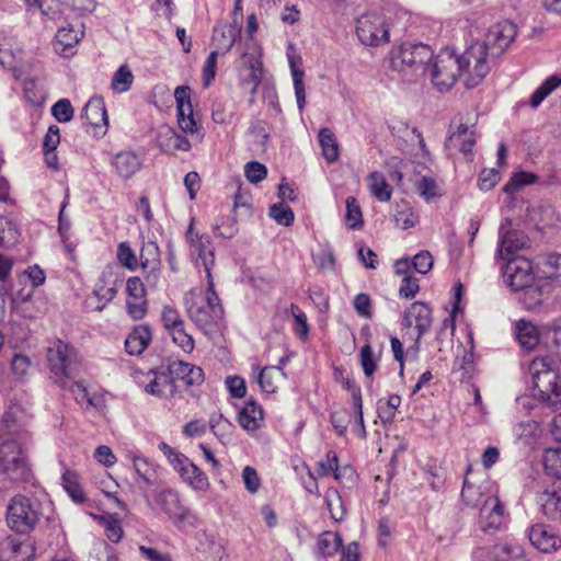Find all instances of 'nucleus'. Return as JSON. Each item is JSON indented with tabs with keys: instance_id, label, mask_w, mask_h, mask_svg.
I'll list each match as a JSON object with an SVG mask.
<instances>
[{
	"instance_id": "25",
	"label": "nucleus",
	"mask_w": 561,
	"mask_h": 561,
	"mask_svg": "<svg viewBox=\"0 0 561 561\" xmlns=\"http://www.w3.org/2000/svg\"><path fill=\"white\" fill-rule=\"evenodd\" d=\"M537 503L548 519L561 523V491L545 490L539 492Z\"/></svg>"
},
{
	"instance_id": "47",
	"label": "nucleus",
	"mask_w": 561,
	"mask_h": 561,
	"mask_svg": "<svg viewBox=\"0 0 561 561\" xmlns=\"http://www.w3.org/2000/svg\"><path fill=\"white\" fill-rule=\"evenodd\" d=\"M28 12L35 13L41 12L45 16H54L58 13V1L57 0H21Z\"/></svg>"
},
{
	"instance_id": "22",
	"label": "nucleus",
	"mask_w": 561,
	"mask_h": 561,
	"mask_svg": "<svg viewBox=\"0 0 561 561\" xmlns=\"http://www.w3.org/2000/svg\"><path fill=\"white\" fill-rule=\"evenodd\" d=\"M81 119H83L87 125L103 129L102 133L105 134L108 119L105 102L102 96L94 95L87 102L81 113Z\"/></svg>"
},
{
	"instance_id": "40",
	"label": "nucleus",
	"mask_w": 561,
	"mask_h": 561,
	"mask_svg": "<svg viewBox=\"0 0 561 561\" xmlns=\"http://www.w3.org/2000/svg\"><path fill=\"white\" fill-rule=\"evenodd\" d=\"M346 390L350 391L352 397L353 408L357 415L356 423H362V438L366 437V427L364 422L363 414V399H362V390L360 387L356 383L354 379H347L345 381Z\"/></svg>"
},
{
	"instance_id": "44",
	"label": "nucleus",
	"mask_w": 561,
	"mask_h": 561,
	"mask_svg": "<svg viewBox=\"0 0 561 561\" xmlns=\"http://www.w3.org/2000/svg\"><path fill=\"white\" fill-rule=\"evenodd\" d=\"M209 427L220 442H225L231 435L233 425L221 413H213L209 417Z\"/></svg>"
},
{
	"instance_id": "33",
	"label": "nucleus",
	"mask_w": 561,
	"mask_h": 561,
	"mask_svg": "<svg viewBox=\"0 0 561 561\" xmlns=\"http://www.w3.org/2000/svg\"><path fill=\"white\" fill-rule=\"evenodd\" d=\"M538 272L545 278L561 277V253H546L537 259Z\"/></svg>"
},
{
	"instance_id": "7",
	"label": "nucleus",
	"mask_w": 561,
	"mask_h": 561,
	"mask_svg": "<svg viewBox=\"0 0 561 561\" xmlns=\"http://www.w3.org/2000/svg\"><path fill=\"white\" fill-rule=\"evenodd\" d=\"M433 56L427 44L417 41H404L393 46L389 54L390 67L398 72H407L415 66H422Z\"/></svg>"
},
{
	"instance_id": "55",
	"label": "nucleus",
	"mask_w": 561,
	"mask_h": 561,
	"mask_svg": "<svg viewBox=\"0 0 561 561\" xmlns=\"http://www.w3.org/2000/svg\"><path fill=\"white\" fill-rule=\"evenodd\" d=\"M325 503L328 506V510L331 514V517L335 522H340L343 519L345 511L342 504L341 496L337 491L331 490L328 491L325 494Z\"/></svg>"
},
{
	"instance_id": "42",
	"label": "nucleus",
	"mask_w": 561,
	"mask_h": 561,
	"mask_svg": "<svg viewBox=\"0 0 561 561\" xmlns=\"http://www.w3.org/2000/svg\"><path fill=\"white\" fill-rule=\"evenodd\" d=\"M160 250L156 242H147L140 251V266L142 270L160 266Z\"/></svg>"
},
{
	"instance_id": "54",
	"label": "nucleus",
	"mask_w": 561,
	"mask_h": 561,
	"mask_svg": "<svg viewBox=\"0 0 561 561\" xmlns=\"http://www.w3.org/2000/svg\"><path fill=\"white\" fill-rule=\"evenodd\" d=\"M69 389L73 394L75 400L81 404L88 407H93V399L90 397L88 389L83 381L73 379L70 383L65 388Z\"/></svg>"
},
{
	"instance_id": "11",
	"label": "nucleus",
	"mask_w": 561,
	"mask_h": 561,
	"mask_svg": "<svg viewBox=\"0 0 561 561\" xmlns=\"http://www.w3.org/2000/svg\"><path fill=\"white\" fill-rule=\"evenodd\" d=\"M502 277L512 290L519 291L526 289L535 280L533 264L524 256L510 259L503 267Z\"/></svg>"
},
{
	"instance_id": "23",
	"label": "nucleus",
	"mask_w": 561,
	"mask_h": 561,
	"mask_svg": "<svg viewBox=\"0 0 561 561\" xmlns=\"http://www.w3.org/2000/svg\"><path fill=\"white\" fill-rule=\"evenodd\" d=\"M287 58L294 81L297 106L301 112L306 104V89L304 83L305 72L298 67V65L301 62V57L296 53L291 44H289L287 47Z\"/></svg>"
},
{
	"instance_id": "12",
	"label": "nucleus",
	"mask_w": 561,
	"mask_h": 561,
	"mask_svg": "<svg viewBox=\"0 0 561 561\" xmlns=\"http://www.w3.org/2000/svg\"><path fill=\"white\" fill-rule=\"evenodd\" d=\"M164 380L170 386L171 396L176 392L175 380H182L186 386H197L204 381V371L201 367L181 359H169Z\"/></svg>"
},
{
	"instance_id": "61",
	"label": "nucleus",
	"mask_w": 561,
	"mask_h": 561,
	"mask_svg": "<svg viewBox=\"0 0 561 561\" xmlns=\"http://www.w3.org/2000/svg\"><path fill=\"white\" fill-rule=\"evenodd\" d=\"M359 356L364 375L366 377H371L377 369L371 346L369 344H365L360 350Z\"/></svg>"
},
{
	"instance_id": "39",
	"label": "nucleus",
	"mask_w": 561,
	"mask_h": 561,
	"mask_svg": "<svg viewBox=\"0 0 561 561\" xmlns=\"http://www.w3.org/2000/svg\"><path fill=\"white\" fill-rule=\"evenodd\" d=\"M20 230L18 225L8 217H0V248H9L18 242Z\"/></svg>"
},
{
	"instance_id": "6",
	"label": "nucleus",
	"mask_w": 561,
	"mask_h": 561,
	"mask_svg": "<svg viewBox=\"0 0 561 561\" xmlns=\"http://www.w3.org/2000/svg\"><path fill=\"white\" fill-rule=\"evenodd\" d=\"M41 514V504L37 500L16 495L8 506L7 522L11 529L26 534L34 529Z\"/></svg>"
},
{
	"instance_id": "32",
	"label": "nucleus",
	"mask_w": 561,
	"mask_h": 561,
	"mask_svg": "<svg viewBox=\"0 0 561 561\" xmlns=\"http://www.w3.org/2000/svg\"><path fill=\"white\" fill-rule=\"evenodd\" d=\"M226 38L228 41L224 45V48L221 50L215 49V50L210 51V54L208 55V57L205 61V65L203 68V83H204L205 88L209 87L211 81L216 77L218 56L225 55L227 51H229L232 48V46L236 43V37H226Z\"/></svg>"
},
{
	"instance_id": "62",
	"label": "nucleus",
	"mask_w": 561,
	"mask_h": 561,
	"mask_svg": "<svg viewBox=\"0 0 561 561\" xmlns=\"http://www.w3.org/2000/svg\"><path fill=\"white\" fill-rule=\"evenodd\" d=\"M501 180V174L496 169H484L479 175L478 186L481 191H490Z\"/></svg>"
},
{
	"instance_id": "17",
	"label": "nucleus",
	"mask_w": 561,
	"mask_h": 561,
	"mask_svg": "<svg viewBox=\"0 0 561 561\" xmlns=\"http://www.w3.org/2000/svg\"><path fill=\"white\" fill-rule=\"evenodd\" d=\"M245 50L242 53V60L249 66L247 81L253 84V91L263 79V62L261 59L262 48L255 37H245L243 43Z\"/></svg>"
},
{
	"instance_id": "58",
	"label": "nucleus",
	"mask_w": 561,
	"mask_h": 561,
	"mask_svg": "<svg viewBox=\"0 0 561 561\" xmlns=\"http://www.w3.org/2000/svg\"><path fill=\"white\" fill-rule=\"evenodd\" d=\"M118 262L129 271H136L138 267L137 257L127 242H122L117 247Z\"/></svg>"
},
{
	"instance_id": "43",
	"label": "nucleus",
	"mask_w": 561,
	"mask_h": 561,
	"mask_svg": "<svg viewBox=\"0 0 561 561\" xmlns=\"http://www.w3.org/2000/svg\"><path fill=\"white\" fill-rule=\"evenodd\" d=\"M134 469L138 477L147 484L153 485L157 481V473L148 459L139 456L133 457Z\"/></svg>"
},
{
	"instance_id": "4",
	"label": "nucleus",
	"mask_w": 561,
	"mask_h": 561,
	"mask_svg": "<svg viewBox=\"0 0 561 561\" xmlns=\"http://www.w3.org/2000/svg\"><path fill=\"white\" fill-rule=\"evenodd\" d=\"M461 497L467 505L480 507L479 525L483 531H495L500 529L504 519L505 507L497 495H483L479 489L463 481Z\"/></svg>"
},
{
	"instance_id": "60",
	"label": "nucleus",
	"mask_w": 561,
	"mask_h": 561,
	"mask_svg": "<svg viewBox=\"0 0 561 561\" xmlns=\"http://www.w3.org/2000/svg\"><path fill=\"white\" fill-rule=\"evenodd\" d=\"M244 175L251 183H260L267 175V169L257 161L248 162L244 167Z\"/></svg>"
},
{
	"instance_id": "14",
	"label": "nucleus",
	"mask_w": 561,
	"mask_h": 561,
	"mask_svg": "<svg viewBox=\"0 0 561 561\" xmlns=\"http://www.w3.org/2000/svg\"><path fill=\"white\" fill-rule=\"evenodd\" d=\"M186 239L190 243V254L192 261L197 265L202 263L206 274L211 273L215 264L214 251L210 248V239L207 236H198L193 233V224L186 231Z\"/></svg>"
},
{
	"instance_id": "36",
	"label": "nucleus",
	"mask_w": 561,
	"mask_h": 561,
	"mask_svg": "<svg viewBox=\"0 0 561 561\" xmlns=\"http://www.w3.org/2000/svg\"><path fill=\"white\" fill-rule=\"evenodd\" d=\"M369 191L374 197L380 202H389L391 198V187L380 172H371L368 175Z\"/></svg>"
},
{
	"instance_id": "30",
	"label": "nucleus",
	"mask_w": 561,
	"mask_h": 561,
	"mask_svg": "<svg viewBox=\"0 0 561 561\" xmlns=\"http://www.w3.org/2000/svg\"><path fill=\"white\" fill-rule=\"evenodd\" d=\"M151 341V331L146 325H139L125 340L126 352L130 355L141 354Z\"/></svg>"
},
{
	"instance_id": "1",
	"label": "nucleus",
	"mask_w": 561,
	"mask_h": 561,
	"mask_svg": "<svg viewBox=\"0 0 561 561\" xmlns=\"http://www.w3.org/2000/svg\"><path fill=\"white\" fill-rule=\"evenodd\" d=\"M514 37H484L472 41L462 51L457 49L462 81L467 89L478 87L490 72V58L499 57Z\"/></svg>"
},
{
	"instance_id": "56",
	"label": "nucleus",
	"mask_w": 561,
	"mask_h": 561,
	"mask_svg": "<svg viewBox=\"0 0 561 561\" xmlns=\"http://www.w3.org/2000/svg\"><path fill=\"white\" fill-rule=\"evenodd\" d=\"M161 321L168 332H171L172 330L178 329L180 327H185L184 320L182 319L179 311L171 306L163 307L161 313Z\"/></svg>"
},
{
	"instance_id": "38",
	"label": "nucleus",
	"mask_w": 561,
	"mask_h": 561,
	"mask_svg": "<svg viewBox=\"0 0 561 561\" xmlns=\"http://www.w3.org/2000/svg\"><path fill=\"white\" fill-rule=\"evenodd\" d=\"M543 468L548 476L561 480V447H550L543 453Z\"/></svg>"
},
{
	"instance_id": "16",
	"label": "nucleus",
	"mask_w": 561,
	"mask_h": 561,
	"mask_svg": "<svg viewBox=\"0 0 561 561\" xmlns=\"http://www.w3.org/2000/svg\"><path fill=\"white\" fill-rule=\"evenodd\" d=\"M188 318L205 333H210L218 328L224 318V308L211 309L194 301H186Z\"/></svg>"
},
{
	"instance_id": "18",
	"label": "nucleus",
	"mask_w": 561,
	"mask_h": 561,
	"mask_svg": "<svg viewBox=\"0 0 561 561\" xmlns=\"http://www.w3.org/2000/svg\"><path fill=\"white\" fill-rule=\"evenodd\" d=\"M154 500L160 508L175 523H183L190 515V510L181 502L178 491L165 488L159 491Z\"/></svg>"
},
{
	"instance_id": "51",
	"label": "nucleus",
	"mask_w": 561,
	"mask_h": 561,
	"mask_svg": "<svg viewBox=\"0 0 561 561\" xmlns=\"http://www.w3.org/2000/svg\"><path fill=\"white\" fill-rule=\"evenodd\" d=\"M178 114H192L193 106L191 102V88L187 85H179L174 90Z\"/></svg>"
},
{
	"instance_id": "37",
	"label": "nucleus",
	"mask_w": 561,
	"mask_h": 561,
	"mask_svg": "<svg viewBox=\"0 0 561 561\" xmlns=\"http://www.w3.org/2000/svg\"><path fill=\"white\" fill-rule=\"evenodd\" d=\"M61 481L65 491L75 503L82 504L85 501L83 490L76 472L67 469L62 473Z\"/></svg>"
},
{
	"instance_id": "49",
	"label": "nucleus",
	"mask_w": 561,
	"mask_h": 561,
	"mask_svg": "<svg viewBox=\"0 0 561 561\" xmlns=\"http://www.w3.org/2000/svg\"><path fill=\"white\" fill-rule=\"evenodd\" d=\"M416 190L426 202H432L442 195L436 181L430 176H422L417 180Z\"/></svg>"
},
{
	"instance_id": "57",
	"label": "nucleus",
	"mask_w": 561,
	"mask_h": 561,
	"mask_svg": "<svg viewBox=\"0 0 561 561\" xmlns=\"http://www.w3.org/2000/svg\"><path fill=\"white\" fill-rule=\"evenodd\" d=\"M51 114L59 123H67L73 118L75 110L68 99H60L53 105Z\"/></svg>"
},
{
	"instance_id": "19",
	"label": "nucleus",
	"mask_w": 561,
	"mask_h": 561,
	"mask_svg": "<svg viewBox=\"0 0 561 561\" xmlns=\"http://www.w3.org/2000/svg\"><path fill=\"white\" fill-rule=\"evenodd\" d=\"M528 538L536 549L545 553L556 551L561 547V539L550 526L542 523L529 527Z\"/></svg>"
},
{
	"instance_id": "53",
	"label": "nucleus",
	"mask_w": 561,
	"mask_h": 561,
	"mask_svg": "<svg viewBox=\"0 0 561 561\" xmlns=\"http://www.w3.org/2000/svg\"><path fill=\"white\" fill-rule=\"evenodd\" d=\"M270 216L278 224L288 227L294 221L293 209L284 203L274 204L270 207Z\"/></svg>"
},
{
	"instance_id": "35",
	"label": "nucleus",
	"mask_w": 561,
	"mask_h": 561,
	"mask_svg": "<svg viewBox=\"0 0 561 561\" xmlns=\"http://www.w3.org/2000/svg\"><path fill=\"white\" fill-rule=\"evenodd\" d=\"M319 144L322 149V156L328 162H334L339 159V144L331 129H320Z\"/></svg>"
},
{
	"instance_id": "27",
	"label": "nucleus",
	"mask_w": 561,
	"mask_h": 561,
	"mask_svg": "<svg viewBox=\"0 0 561 561\" xmlns=\"http://www.w3.org/2000/svg\"><path fill=\"white\" fill-rule=\"evenodd\" d=\"M262 420L263 409L254 400H248L238 415L240 426L248 432L257 430Z\"/></svg>"
},
{
	"instance_id": "20",
	"label": "nucleus",
	"mask_w": 561,
	"mask_h": 561,
	"mask_svg": "<svg viewBox=\"0 0 561 561\" xmlns=\"http://www.w3.org/2000/svg\"><path fill=\"white\" fill-rule=\"evenodd\" d=\"M415 324L417 330L416 341L421 339L432 325V310L423 302H413L403 316V325L410 328Z\"/></svg>"
},
{
	"instance_id": "5",
	"label": "nucleus",
	"mask_w": 561,
	"mask_h": 561,
	"mask_svg": "<svg viewBox=\"0 0 561 561\" xmlns=\"http://www.w3.org/2000/svg\"><path fill=\"white\" fill-rule=\"evenodd\" d=\"M459 65L457 48L447 46L440 49L430 69L433 85L440 92L453 88L459 78L462 79Z\"/></svg>"
},
{
	"instance_id": "26",
	"label": "nucleus",
	"mask_w": 561,
	"mask_h": 561,
	"mask_svg": "<svg viewBox=\"0 0 561 561\" xmlns=\"http://www.w3.org/2000/svg\"><path fill=\"white\" fill-rule=\"evenodd\" d=\"M157 140L159 147L164 152H173L176 150L188 151L191 149L188 139L171 127L161 128Z\"/></svg>"
},
{
	"instance_id": "64",
	"label": "nucleus",
	"mask_w": 561,
	"mask_h": 561,
	"mask_svg": "<svg viewBox=\"0 0 561 561\" xmlns=\"http://www.w3.org/2000/svg\"><path fill=\"white\" fill-rule=\"evenodd\" d=\"M242 479L245 485V489L250 493H255L261 486V480L253 467L247 466L242 471Z\"/></svg>"
},
{
	"instance_id": "45",
	"label": "nucleus",
	"mask_w": 561,
	"mask_h": 561,
	"mask_svg": "<svg viewBox=\"0 0 561 561\" xmlns=\"http://www.w3.org/2000/svg\"><path fill=\"white\" fill-rule=\"evenodd\" d=\"M79 37H54L50 42V46L56 54L64 58H70L76 55L77 46L79 44Z\"/></svg>"
},
{
	"instance_id": "10",
	"label": "nucleus",
	"mask_w": 561,
	"mask_h": 561,
	"mask_svg": "<svg viewBox=\"0 0 561 561\" xmlns=\"http://www.w3.org/2000/svg\"><path fill=\"white\" fill-rule=\"evenodd\" d=\"M528 243V237L523 231L512 228V221L504 218L499 228V241L495 259L508 261L517 257V252Z\"/></svg>"
},
{
	"instance_id": "9",
	"label": "nucleus",
	"mask_w": 561,
	"mask_h": 561,
	"mask_svg": "<svg viewBox=\"0 0 561 561\" xmlns=\"http://www.w3.org/2000/svg\"><path fill=\"white\" fill-rule=\"evenodd\" d=\"M28 466L20 444L14 439L0 445V473L10 481H23L28 477Z\"/></svg>"
},
{
	"instance_id": "50",
	"label": "nucleus",
	"mask_w": 561,
	"mask_h": 561,
	"mask_svg": "<svg viewBox=\"0 0 561 561\" xmlns=\"http://www.w3.org/2000/svg\"><path fill=\"white\" fill-rule=\"evenodd\" d=\"M290 311L294 318L293 331L300 337L306 339L309 335V324L307 314L295 304L290 305Z\"/></svg>"
},
{
	"instance_id": "15",
	"label": "nucleus",
	"mask_w": 561,
	"mask_h": 561,
	"mask_svg": "<svg viewBox=\"0 0 561 561\" xmlns=\"http://www.w3.org/2000/svg\"><path fill=\"white\" fill-rule=\"evenodd\" d=\"M34 554L35 547L30 539L21 540L16 536L0 539V561H31Z\"/></svg>"
},
{
	"instance_id": "48",
	"label": "nucleus",
	"mask_w": 561,
	"mask_h": 561,
	"mask_svg": "<svg viewBox=\"0 0 561 561\" xmlns=\"http://www.w3.org/2000/svg\"><path fill=\"white\" fill-rule=\"evenodd\" d=\"M345 221L353 230H357L363 226L362 209L355 197L346 198Z\"/></svg>"
},
{
	"instance_id": "41",
	"label": "nucleus",
	"mask_w": 561,
	"mask_h": 561,
	"mask_svg": "<svg viewBox=\"0 0 561 561\" xmlns=\"http://www.w3.org/2000/svg\"><path fill=\"white\" fill-rule=\"evenodd\" d=\"M134 82V75L127 65H122L113 75L111 87L118 93L127 92Z\"/></svg>"
},
{
	"instance_id": "2",
	"label": "nucleus",
	"mask_w": 561,
	"mask_h": 561,
	"mask_svg": "<svg viewBox=\"0 0 561 561\" xmlns=\"http://www.w3.org/2000/svg\"><path fill=\"white\" fill-rule=\"evenodd\" d=\"M533 378V396L553 411L561 409V383L550 357H536L529 365Z\"/></svg>"
},
{
	"instance_id": "29",
	"label": "nucleus",
	"mask_w": 561,
	"mask_h": 561,
	"mask_svg": "<svg viewBox=\"0 0 561 561\" xmlns=\"http://www.w3.org/2000/svg\"><path fill=\"white\" fill-rule=\"evenodd\" d=\"M515 334L524 350L533 351L539 343V330L530 321L519 320L515 327Z\"/></svg>"
},
{
	"instance_id": "63",
	"label": "nucleus",
	"mask_w": 561,
	"mask_h": 561,
	"mask_svg": "<svg viewBox=\"0 0 561 561\" xmlns=\"http://www.w3.org/2000/svg\"><path fill=\"white\" fill-rule=\"evenodd\" d=\"M420 289L419 279L411 275H405L399 288V295L407 299H412Z\"/></svg>"
},
{
	"instance_id": "28",
	"label": "nucleus",
	"mask_w": 561,
	"mask_h": 561,
	"mask_svg": "<svg viewBox=\"0 0 561 561\" xmlns=\"http://www.w3.org/2000/svg\"><path fill=\"white\" fill-rule=\"evenodd\" d=\"M113 165L122 178L129 179L140 170L141 160L133 151H122L114 157Z\"/></svg>"
},
{
	"instance_id": "3",
	"label": "nucleus",
	"mask_w": 561,
	"mask_h": 561,
	"mask_svg": "<svg viewBox=\"0 0 561 561\" xmlns=\"http://www.w3.org/2000/svg\"><path fill=\"white\" fill-rule=\"evenodd\" d=\"M81 359L68 343L57 340L47 348L49 378L60 388H66L81 373Z\"/></svg>"
},
{
	"instance_id": "31",
	"label": "nucleus",
	"mask_w": 561,
	"mask_h": 561,
	"mask_svg": "<svg viewBox=\"0 0 561 561\" xmlns=\"http://www.w3.org/2000/svg\"><path fill=\"white\" fill-rule=\"evenodd\" d=\"M341 547V536L337 533L328 530L320 534L316 543L314 553L317 556L328 558L335 554Z\"/></svg>"
},
{
	"instance_id": "13",
	"label": "nucleus",
	"mask_w": 561,
	"mask_h": 561,
	"mask_svg": "<svg viewBox=\"0 0 561 561\" xmlns=\"http://www.w3.org/2000/svg\"><path fill=\"white\" fill-rule=\"evenodd\" d=\"M476 141L474 124L469 126L467 123L462 122V118H459L458 122H451L449 125V135L445 144L447 149H456L463 154H469L472 152Z\"/></svg>"
},
{
	"instance_id": "34",
	"label": "nucleus",
	"mask_w": 561,
	"mask_h": 561,
	"mask_svg": "<svg viewBox=\"0 0 561 561\" xmlns=\"http://www.w3.org/2000/svg\"><path fill=\"white\" fill-rule=\"evenodd\" d=\"M492 554L495 561H525L523 547L513 541L495 545Z\"/></svg>"
},
{
	"instance_id": "8",
	"label": "nucleus",
	"mask_w": 561,
	"mask_h": 561,
	"mask_svg": "<svg viewBox=\"0 0 561 561\" xmlns=\"http://www.w3.org/2000/svg\"><path fill=\"white\" fill-rule=\"evenodd\" d=\"M158 447L167 457L172 468L180 474L181 479L192 489L204 491L208 488L207 476L184 454L175 450L164 442H161Z\"/></svg>"
},
{
	"instance_id": "21",
	"label": "nucleus",
	"mask_w": 561,
	"mask_h": 561,
	"mask_svg": "<svg viewBox=\"0 0 561 561\" xmlns=\"http://www.w3.org/2000/svg\"><path fill=\"white\" fill-rule=\"evenodd\" d=\"M527 218L538 230L558 228L561 221L560 214L551 204H539L528 208Z\"/></svg>"
},
{
	"instance_id": "52",
	"label": "nucleus",
	"mask_w": 561,
	"mask_h": 561,
	"mask_svg": "<svg viewBox=\"0 0 561 561\" xmlns=\"http://www.w3.org/2000/svg\"><path fill=\"white\" fill-rule=\"evenodd\" d=\"M537 180V176L528 172H518L514 174L511 180L504 185L503 191L507 194H514L519 191L523 186L533 184Z\"/></svg>"
},
{
	"instance_id": "24",
	"label": "nucleus",
	"mask_w": 561,
	"mask_h": 561,
	"mask_svg": "<svg viewBox=\"0 0 561 561\" xmlns=\"http://www.w3.org/2000/svg\"><path fill=\"white\" fill-rule=\"evenodd\" d=\"M356 35H389L390 28L383 16L377 12H368L356 19Z\"/></svg>"
},
{
	"instance_id": "59",
	"label": "nucleus",
	"mask_w": 561,
	"mask_h": 561,
	"mask_svg": "<svg viewBox=\"0 0 561 561\" xmlns=\"http://www.w3.org/2000/svg\"><path fill=\"white\" fill-rule=\"evenodd\" d=\"M172 336V341L182 348L185 353L193 352L195 347L194 339L192 335L186 333L184 327H180L178 329L172 330L169 332Z\"/></svg>"
},
{
	"instance_id": "46",
	"label": "nucleus",
	"mask_w": 561,
	"mask_h": 561,
	"mask_svg": "<svg viewBox=\"0 0 561 561\" xmlns=\"http://www.w3.org/2000/svg\"><path fill=\"white\" fill-rule=\"evenodd\" d=\"M317 472L320 477H327L333 473L334 479H341L339 457L335 451L330 450L327 453L325 460H321L318 462Z\"/></svg>"
}]
</instances>
